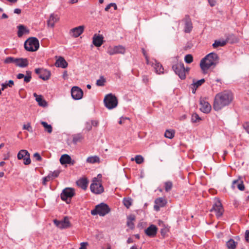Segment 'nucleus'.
Wrapping results in <instances>:
<instances>
[{"label": "nucleus", "instance_id": "f257e3e1", "mask_svg": "<svg viewBox=\"0 0 249 249\" xmlns=\"http://www.w3.org/2000/svg\"><path fill=\"white\" fill-rule=\"evenodd\" d=\"M232 100V93L228 91H224L217 93L214 98L213 107L216 111L221 109L223 107L228 105Z\"/></svg>", "mask_w": 249, "mask_h": 249}, {"label": "nucleus", "instance_id": "f03ea898", "mask_svg": "<svg viewBox=\"0 0 249 249\" xmlns=\"http://www.w3.org/2000/svg\"><path fill=\"white\" fill-rule=\"evenodd\" d=\"M218 62V57L216 53H211L207 54L200 62V67L203 73H207L208 70L214 67Z\"/></svg>", "mask_w": 249, "mask_h": 249}, {"label": "nucleus", "instance_id": "7ed1b4c3", "mask_svg": "<svg viewBox=\"0 0 249 249\" xmlns=\"http://www.w3.org/2000/svg\"><path fill=\"white\" fill-rule=\"evenodd\" d=\"M142 52L146 60V64L153 67L155 70V72L157 74H163L164 72V69L162 65L155 59L149 58L144 49H142Z\"/></svg>", "mask_w": 249, "mask_h": 249}, {"label": "nucleus", "instance_id": "20e7f679", "mask_svg": "<svg viewBox=\"0 0 249 249\" xmlns=\"http://www.w3.org/2000/svg\"><path fill=\"white\" fill-rule=\"evenodd\" d=\"M39 47L38 40L36 37H30L24 43L25 49L29 52H35Z\"/></svg>", "mask_w": 249, "mask_h": 249}, {"label": "nucleus", "instance_id": "39448f33", "mask_svg": "<svg viewBox=\"0 0 249 249\" xmlns=\"http://www.w3.org/2000/svg\"><path fill=\"white\" fill-rule=\"evenodd\" d=\"M172 69L181 79H184L186 78V74L189 71V68H185L183 63L181 62L174 64L172 66Z\"/></svg>", "mask_w": 249, "mask_h": 249}, {"label": "nucleus", "instance_id": "423d86ee", "mask_svg": "<svg viewBox=\"0 0 249 249\" xmlns=\"http://www.w3.org/2000/svg\"><path fill=\"white\" fill-rule=\"evenodd\" d=\"M110 209L108 206L104 203H101L96 206L95 208L92 210L91 213L92 215L99 214L100 216H104L109 213Z\"/></svg>", "mask_w": 249, "mask_h": 249}, {"label": "nucleus", "instance_id": "0eeeda50", "mask_svg": "<svg viewBox=\"0 0 249 249\" xmlns=\"http://www.w3.org/2000/svg\"><path fill=\"white\" fill-rule=\"evenodd\" d=\"M104 103L107 108L111 109L117 107L118 101L114 95L108 94L106 96L104 99Z\"/></svg>", "mask_w": 249, "mask_h": 249}, {"label": "nucleus", "instance_id": "6e6552de", "mask_svg": "<svg viewBox=\"0 0 249 249\" xmlns=\"http://www.w3.org/2000/svg\"><path fill=\"white\" fill-rule=\"evenodd\" d=\"M90 188L91 191L95 194H100L104 192L101 180L95 178L93 179Z\"/></svg>", "mask_w": 249, "mask_h": 249}, {"label": "nucleus", "instance_id": "1a4fd4ad", "mask_svg": "<svg viewBox=\"0 0 249 249\" xmlns=\"http://www.w3.org/2000/svg\"><path fill=\"white\" fill-rule=\"evenodd\" d=\"M74 195L75 190L74 189L66 188L63 190L61 194V198L63 201H66L67 203L69 204L71 202V199Z\"/></svg>", "mask_w": 249, "mask_h": 249}, {"label": "nucleus", "instance_id": "9d476101", "mask_svg": "<svg viewBox=\"0 0 249 249\" xmlns=\"http://www.w3.org/2000/svg\"><path fill=\"white\" fill-rule=\"evenodd\" d=\"M125 48L122 45H118L108 47L107 53L110 55H113L116 54H124L125 52Z\"/></svg>", "mask_w": 249, "mask_h": 249}, {"label": "nucleus", "instance_id": "9b49d317", "mask_svg": "<svg viewBox=\"0 0 249 249\" xmlns=\"http://www.w3.org/2000/svg\"><path fill=\"white\" fill-rule=\"evenodd\" d=\"M211 212H214L217 217H220L222 215L224 209L221 203L218 198H215L214 199V203L212 209L211 210Z\"/></svg>", "mask_w": 249, "mask_h": 249}, {"label": "nucleus", "instance_id": "f8f14e48", "mask_svg": "<svg viewBox=\"0 0 249 249\" xmlns=\"http://www.w3.org/2000/svg\"><path fill=\"white\" fill-rule=\"evenodd\" d=\"M18 160H23L25 165H29L31 163L30 154L26 150H20L17 155Z\"/></svg>", "mask_w": 249, "mask_h": 249}, {"label": "nucleus", "instance_id": "ddd939ff", "mask_svg": "<svg viewBox=\"0 0 249 249\" xmlns=\"http://www.w3.org/2000/svg\"><path fill=\"white\" fill-rule=\"evenodd\" d=\"M35 72L39 75L40 78L43 80H48L51 76L50 71L43 68H37L35 69Z\"/></svg>", "mask_w": 249, "mask_h": 249}, {"label": "nucleus", "instance_id": "4468645a", "mask_svg": "<svg viewBox=\"0 0 249 249\" xmlns=\"http://www.w3.org/2000/svg\"><path fill=\"white\" fill-rule=\"evenodd\" d=\"M211 106L209 103L204 98L200 99V109L205 113H208L211 110Z\"/></svg>", "mask_w": 249, "mask_h": 249}, {"label": "nucleus", "instance_id": "2eb2a0df", "mask_svg": "<svg viewBox=\"0 0 249 249\" xmlns=\"http://www.w3.org/2000/svg\"><path fill=\"white\" fill-rule=\"evenodd\" d=\"M71 95L73 99L79 100L82 98L83 92L80 88L75 86L71 89Z\"/></svg>", "mask_w": 249, "mask_h": 249}, {"label": "nucleus", "instance_id": "dca6fc26", "mask_svg": "<svg viewBox=\"0 0 249 249\" xmlns=\"http://www.w3.org/2000/svg\"><path fill=\"white\" fill-rule=\"evenodd\" d=\"M59 16L56 13L51 14L47 20V25L51 28H53L56 23L59 20Z\"/></svg>", "mask_w": 249, "mask_h": 249}, {"label": "nucleus", "instance_id": "f3484780", "mask_svg": "<svg viewBox=\"0 0 249 249\" xmlns=\"http://www.w3.org/2000/svg\"><path fill=\"white\" fill-rule=\"evenodd\" d=\"M85 26L81 25L71 29L70 31V34L74 37H77L80 36L84 32Z\"/></svg>", "mask_w": 249, "mask_h": 249}, {"label": "nucleus", "instance_id": "a211bd4d", "mask_svg": "<svg viewBox=\"0 0 249 249\" xmlns=\"http://www.w3.org/2000/svg\"><path fill=\"white\" fill-rule=\"evenodd\" d=\"M54 223L56 226L60 229L67 228L70 227L71 224L67 217H65L63 220L59 221L54 220Z\"/></svg>", "mask_w": 249, "mask_h": 249}, {"label": "nucleus", "instance_id": "6ab92c4d", "mask_svg": "<svg viewBox=\"0 0 249 249\" xmlns=\"http://www.w3.org/2000/svg\"><path fill=\"white\" fill-rule=\"evenodd\" d=\"M154 205V209L156 211H159L160 208L163 207L167 203V200L163 197H159L155 199Z\"/></svg>", "mask_w": 249, "mask_h": 249}, {"label": "nucleus", "instance_id": "aec40b11", "mask_svg": "<svg viewBox=\"0 0 249 249\" xmlns=\"http://www.w3.org/2000/svg\"><path fill=\"white\" fill-rule=\"evenodd\" d=\"M158 228L154 225H151L145 230V233L150 237H155L157 234Z\"/></svg>", "mask_w": 249, "mask_h": 249}, {"label": "nucleus", "instance_id": "412c9836", "mask_svg": "<svg viewBox=\"0 0 249 249\" xmlns=\"http://www.w3.org/2000/svg\"><path fill=\"white\" fill-rule=\"evenodd\" d=\"M104 37L102 35L95 34L92 38V43L96 47H100L103 43Z\"/></svg>", "mask_w": 249, "mask_h": 249}, {"label": "nucleus", "instance_id": "4be33fe9", "mask_svg": "<svg viewBox=\"0 0 249 249\" xmlns=\"http://www.w3.org/2000/svg\"><path fill=\"white\" fill-rule=\"evenodd\" d=\"M59 160L60 163L62 165L66 164H71L73 165L74 163V161L72 160L71 157L67 154H64L62 155Z\"/></svg>", "mask_w": 249, "mask_h": 249}, {"label": "nucleus", "instance_id": "5701e85b", "mask_svg": "<svg viewBox=\"0 0 249 249\" xmlns=\"http://www.w3.org/2000/svg\"><path fill=\"white\" fill-rule=\"evenodd\" d=\"M68 63L62 56L58 57L55 63V66L56 67H60L64 69L68 67Z\"/></svg>", "mask_w": 249, "mask_h": 249}, {"label": "nucleus", "instance_id": "b1692460", "mask_svg": "<svg viewBox=\"0 0 249 249\" xmlns=\"http://www.w3.org/2000/svg\"><path fill=\"white\" fill-rule=\"evenodd\" d=\"M232 188L233 189L237 188L240 191H243L245 189L244 185L241 179L233 180L232 184Z\"/></svg>", "mask_w": 249, "mask_h": 249}, {"label": "nucleus", "instance_id": "393cba45", "mask_svg": "<svg viewBox=\"0 0 249 249\" xmlns=\"http://www.w3.org/2000/svg\"><path fill=\"white\" fill-rule=\"evenodd\" d=\"M18 36L19 37H22L25 34H28L29 33L28 29L23 25H19L18 27Z\"/></svg>", "mask_w": 249, "mask_h": 249}, {"label": "nucleus", "instance_id": "a878e982", "mask_svg": "<svg viewBox=\"0 0 249 249\" xmlns=\"http://www.w3.org/2000/svg\"><path fill=\"white\" fill-rule=\"evenodd\" d=\"M184 32L186 33H189L191 32L193 28L192 22L189 17H186L184 19Z\"/></svg>", "mask_w": 249, "mask_h": 249}, {"label": "nucleus", "instance_id": "bb28decb", "mask_svg": "<svg viewBox=\"0 0 249 249\" xmlns=\"http://www.w3.org/2000/svg\"><path fill=\"white\" fill-rule=\"evenodd\" d=\"M28 63V60L27 58H17L16 65L19 67L24 68L27 67Z\"/></svg>", "mask_w": 249, "mask_h": 249}, {"label": "nucleus", "instance_id": "cd10ccee", "mask_svg": "<svg viewBox=\"0 0 249 249\" xmlns=\"http://www.w3.org/2000/svg\"><path fill=\"white\" fill-rule=\"evenodd\" d=\"M72 142L75 144L82 142L84 139V136L81 133L74 134L72 136Z\"/></svg>", "mask_w": 249, "mask_h": 249}, {"label": "nucleus", "instance_id": "c85d7f7f", "mask_svg": "<svg viewBox=\"0 0 249 249\" xmlns=\"http://www.w3.org/2000/svg\"><path fill=\"white\" fill-rule=\"evenodd\" d=\"M77 185L83 190H86L88 184V181L86 178H82L76 182Z\"/></svg>", "mask_w": 249, "mask_h": 249}, {"label": "nucleus", "instance_id": "c756f323", "mask_svg": "<svg viewBox=\"0 0 249 249\" xmlns=\"http://www.w3.org/2000/svg\"><path fill=\"white\" fill-rule=\"evenodd\" d=\"M205 82L204 79H201L199 80H198L195 82H194L193 84L191 85V88L192 89V92L193 93H195L196 89L201 86Z\"/></svg>", "mask_w": 249, "mask_h": 249}, {"label": "nucleus", "instance_id": "7c9ffc66", "mask_svg": "<svg viewBox=\"0 0 249 249\" xmlns=\"http://www.w3.org/2000/svg\"><path fill=\"white\" fill-rule=\"evenodd\" d=\"M34 96L36 98V101L38 103L40 106L45 107L47 105V103L43 99V97L41 95H37L36 93H34Z\"/></svg>", "mask_w": 249, "mask_h": 249}, {"label": "nucleus", "instance_id": "2f4dec72", "mask_svg": "<svg viewBox=\"0 0 249 249\" xmlns=\"http://www.w3.org/2000/svg\"><path fill=\"white\" fill-rule=\"evenodd\" d=\"M86 161L88 163L93 164L95 163H99L100 160V158L98 156H94L88 157Z\"/></svg>", "mask_w": 249, "mask_h": 249}, {"label": "nucleus", "instance_id": "473e14b6", "mask_svg": "<svg viewBox=\"0 0 249 249\" xmlns=\"http://www.w3.org/2000/svg\"><path fill=\"white\" fill-rule=\"evenodd\" d=\"M237 244L233 239H231L227 242L226 246L228 249H235Z\"/></svg>", "mask_w": 249, "mask_h": 249}, {"label": "nucleus", "instance_id": "72a5a7b5", "mask_svg": "<svg viewBox=\"0 0 249 249\" xmlns=\"http://www.w3.org/2000/svg\"><path fill=\"white\" fill-rule=\"evenodd\" d=\"M135 220V216L133 215H129L127 217V225L130 229L134 228V224L133 221Z\"/></svg>", "mask_w": 249, "mask_h": 249}, {"label": "nucleus", "instance_id": "f704fd0d", "mask_svg": "<svg viewBox=\"0 0 249 249\" xmlns=\"http://www.w3.org/2000/svg\"><path fill=\"white\" fill-rule=\"evenodd\" d=\"M175 134V131L173 129H168L166 130L165 133H164V136L166 138H169V139H172L174 138Z\"/></svg>", "mask_w": 249, "mask_h": 249}, {"label": "nucleus", "instance_id": "c9c22d12", "mask_svg": "<svg viewBox=\"0 0 249 249\" xmlns=\"http://www.w3.org/2000/svg\"><path fill=\"white\" fill-rule=\"evenodd\" d=\"M41 124L44 127L45 130L49 133H51L53 131V128L51 125L48 124L46 122L41 121Z\"/></svg>", "mask_w": 249, "mask_h": 249}, {"label": "nucleus", "instance_id": "e433bc0d", "mask_svg": "<svg viewBox=\"0 0 249 249\" xmlns=\"http://www.w3.org/2000/svg\"><path fill=\"white\" fill-rule=\"evenodd\" d=\"M14 85V82L13 80H9L6 81L4 83L1 84V90H4L7 87H12Z\"/></svg>", "mask_w": 249, "mask_h": 249}, {"label": "nucleus", "instance_id": "4c0bfd02", "mask_svg": "<svg viewBox=\"0 0 249 249\" xmlns=\"http://www.w3.org/2000/svg\"><path fill=\"white\" fill-rule=\"evenodd\" d=\"M131 161H134L135 160V162L137 163V164H141L142 163L143 161H144V159L141 156V155H137L135 156V157L134 158H132L131 159Z\"/></svg>", "mask_w": 249, "mask_h": 249}, {"label": "nucleus", "instance_id": "58836bf2", "mask_svg": "<svg viewBox=\"0 0 249 249\" xmlns=\"http://www.w3.org/2000/svg\"><path fill=\"white\" fill-rule=\"evenodd\" d=\"M164 188L166 192L170 191L173 187V183L170 181H166L164 182Z\"/></svg>", "mask_w": 249, "mask_h": 249}, {"label": "nucleus", "instance_id": "ea45409f", "mask_svg": "<svg viewBox=\"0 0 249 249\" xmlns=\"http://www.w3.org/2000/svg\"><path fill=\"white\" fill-rule=\"evenodd\" d=\"M123 203L127 208H129L132 205V200L130 198H124L123 200Z\"/></svg>", "mask_w": 249, "mask_h": 249}, {"label": "nucleus", "instance_id": "a19ab883", "mask_svg": "<svg viewBox=\"0 0 249 249\" xmlns=\"http://www.w3.org/2000/svg\"><path fill=\"white\" fill-rule=\"evenodd\" d=\"M209 79L210 80V83H214L216 82L220 84H222V80L220 78L217 77H214L213 75H209Z\"/></svg>", "mask_w": 249, "mask_h": 249}, {"label": "nucleus", "instance_id": "79ce46f5", "mask_svg": "<svg viewBox=\"0 0 249 249\" xmlns=\"http://www.w3.org/2000/svg\"><path fill=\"white\" fill-rule=\"evenodd\" d=\"M16 58L13 57H7L4 60V62L7 64L15 63L16 64Z\"/></svg>", "mask_w": 249, "mask_h": 249}, {"label": "nucleus", "instance_id": "37998d69", "mask_svg": "<svg viewBox=\"0 0 249 249\" xmlns=\"http://www.w3.org/2000/svg\"><path fill=\"white\" fill-rule=\"evenodd\" d=\"M106 82V79L103 76H101L100 78L97 80L96 85L98 86H103Z\"/></svg>", "mask_w": 249, "mask_h": 249}, {"label": "nucleus", "instance_id": "c03bdc74", "mask_svg": "<svg viewBox=\"0 0 249 249\" xmlns=\"http://www.w3.org/2000/svg\"><path fill=\"white\" fill-rule=\"evenodd\" d=\"M201 120L198 115L196 113H194L192 115V121L193 123H196Z\"/></svg>", "mask_w": 249, "mask_h": 249}, {"label": "nucleus", "instance_id": "a18cd8bd", "mask_svg": "<svg viewBox=\"0 0 249 249\" xmlns=\"http://www.w3.org/2000/svg\"><path fill=\"white\" fill-rule=\"evenodd\" d=\"M225 41H217L216 40L214 43L213 44V48H217L219 46H223L225 45Z\"/></svg>", "mask_w": 249, "mask_h": 249}, {"label": "nucleus", "instance_id": "49530a36", "mask_svg": "<svg viewBox=\"0 0 249 249\" xmlns=\"http://www.w3.org/2000/svg\"><path fill=\"white\" fill-rule=\"evenodd\" d=\"M184 60L187 63H191L193 61V57L191 54H187L184 58Z\"/></svg>", "mask_w": 249, "mask_h": 249}, {"label": "nucleus", "instance_id": "de8ad7c7", "mask_svg": "<svg viewBox=\"0 0 249 249\" xmlns=\"http://www.w3.org/2000/svg\"><path fill=\"white\" fill-rule=\"evenodd\" d=\"M59 174L60 172L58 170H56L50 173L49 175L51 176V178L53 179L54 178H57L59 176Z\"/></svg>", "mask_w": 249, "mask_h": 249}, {"label": "nucleus", "instance_id": "09e8293b", "mask_svg": "<svg viewBox=\"0 0 249 249\" xmlns=\"http://www.w3.org/2000/svg\"><path fill=\"white\" fill-rule=\"evenodd\" d=\"M27 75L26 76H24V81L26 83H28L31 81V74L30 72L27 71Z\"/></svg>", "mask_w": 249, "mask_h": 249}, {"label": "nucleus", "instance_id": "8fccbe9b", "mask_svg": "<svg viewBox=\"0 0 249 249\" xmlns=\"http://www.w3.org/2000/svg\"><path fill=\"white\" fill-rule=\"evenodd\" d=\"M23 129L27 130L29 132H32V128L30 123H27V124H24Z\"/></svg>", "mask_w": 249, "mask_h": 249}, {"label": "nucleus", "instance_id": "3c124183", "mask_svg": "<svg viewBox=\"0 0 249 249\" xmlns=\"http://www.w3.org/2000/svg\"><path fill=\"white\" fill-rule=\"evenodd\" d=\"M52 180L51 176L48 175L47 176L43 178V184L45 185L47 182H48Z\"/></svg>", "mask_w": 249, "mask_h": 249}, {"label": "nucleus", "instance_id": "603ef678", "mask_svg": "<svg viewBox=\"0 0 249 249\" xmlns=\"http://www.w3.org/2000/svg\"><path fill=\"white\" fill-rule=\"evenodd\" d=\"M89 244L88 242H82L80 243V247L79 249H87Z\"/></svg>", "mask_w": 249, "mask_h": 249}, {"label": "nucleus", "instance_id": "864d4df0", "mask_svg": "<svg viewBox=\"0 0 249 249\" xmlns=\"http://www.w3.org/2000/svg\"><path fill=\"white\" fill-rule=\"evenodd\" d=\"M34 157L38 161H40L42 160L41 156L38 153H35L34 154Z\"/></svg>", "mask_w": 249, "mask_h": 249}, {"label": "nucleus", "instance_id": "5fc2aeb1", "mask_svg": "<svg viewBox=\"0 0 249 249\" xmlns=\"http://www.w3.org/2000/svg\"><path fill=\"white\" fill-rule=\"evenodd\" d=\"M210 5L211 6L213 7L216 4V0H208Z\"/></svg>", "mask_w": 249, "mask_h": 249}, {"label": "nucleus", "instance_id": "6e6d98bb", "mask_svg": "<svg viewBox=\"0 0 249 249\" xmlns=\"http://www.w3.org/2000/svg\"><path fill=\"white\" fill-rule=\"evenodd\" d=\"M245 239L247 242L249 243V231H247L245 232Z\"/></svg>", "mask_w": 249, "mask_h": 249}, {"label": "nucleus", "instance_id": "4d7b16f0", "mask_svg": "<svg viewBox=\"0 0 249 249\" xmlns=\"http://www.w3.org/2000/svg\"><path fill=\"white\" fill-rule=\"evenodd\" d=\"M92 127H91V124H90V122H88L86 123V128L87 129V130L89 131L90 130H91Z\"/></svg>", "mask_w": 249, "mask_h": 249}, {"label": "nucleus", "instance_id": "13d9d810", "mask_svg": "<svg viewBox=\"0 0 249 249\" xmlns=\"http://www.w3.org/2000/svg\"><path fill=\"white\" fill-rule=\"evenodd\" d=\"M102 249H111V246L108 244L104 245L102 247Z\"/></svg>", "mask_w": 249, "mask_h": 249}, {"label": "nucleus", "instance_id": "bf43d9fd", "mask_svg": "<svg viewBox=\"0 0 249 249\" xmlns=\"http://www.w3.org/2000/svg\"><path fill=\"white\" fill-rule=\"evenodd\" d=\"M142 80L144 83H145V84H147L149 82V78L147 76H144L143 77Z\"/></svg>", "mask_w": 249, "mask_h": 249}, {"label": "nucleus", "instance_id": "052dcab7", "mask_svg": "<svg viewBox=\"0 0 249 249\" xmlns=\"http://www.w3.org/2000/svg\"><path fill=\"white\" fill-rule=\"evenodd\" d=\"M90 123L91 125H93L94 126H97L98 125V122L97 121H91Z\"/></svg>", "mask_w": 249, "mask_h": 249}, {"label": "nucleus", "instance_id": "680f3d73", "mask_svg": "<svg viewBox=\"0 0 249 249\" xmlns=\"http://www.w3.org/2000/svg\"><path fill=\"white\" fill-rule=\"evenodd\" d=\"M24 75L23 74H22V73H18L17 75V77L18 79H22V78H24Z\"/></svg>", "mask_w": 249, "mask_h": 249}, {"label": "nucleus", "instance_id": "e2e57ef3", "mask_svg": "<svg viewBox=\"0 0 249 249\" xmlns=\"http://www.w3.org/2000/svg\"><path fill=\"white\" fill-rule=\"evenodd\" d=\"M21 13V10L18 8H16L14 10V13L19 14Z\"/></svg>", "mask_w": 249, "mask_h": 249}, {"label": "nucleus", "instance_id": "0e129e2a", "mask_svg": "<svg viewBox=\"0 0 249 249\" xmlns=\"http://www.w3.org/2000/svg\"><path fill=\"white\" fill-rule=\"evenodd\" d=\"M111 7V5H110V3L108 4L107 7L105 8V10L106 11H108L109 9L110 8V7Z\"/></svg>", "mask_w": 249, "mask_h": 249}, {"label": "nucleus", "instance_id": "69168bd1", "mask_svg": "<svg viewBox=\"0 0 249 249\" xmlns=\"http://www.w3.org/2000/svg\"><path fill=\"white\" fill-rule=\"evenodd\" d=\"M110 5H111V7H113L114 10H117V7L115 3H111Z\"/></svg>", "mask_w": 249, "mask_h": 249}, {"label": "nucleus", "instance_id": "338daca9", "mask_svg": "<svg viewBox=\"0 0 249 249\" xmlns=\"http://www.w3.org/2000/svg\"><path fill=\"white\" fill-rule=\"evenodd\" d=\"M246 130L247 132L249 133V123L246 124Z\"/></svg>", "mask_w": 249, "mask_h": 249}, {"label": "nucleus", "instance_id": "774afa93", "mask_svg": "<svg viewBox=\"0 0 249 249\" xmlns=\"http://www.w3.org/2000/svg\"><path fill=\"white\" fill-rule=\"evenodd\" d=\"M78 0H71L70 3L71 4L76 3L78 2Z\"/></svg>", "mask_w": 249, "mask_h": 249}]
</instances>
